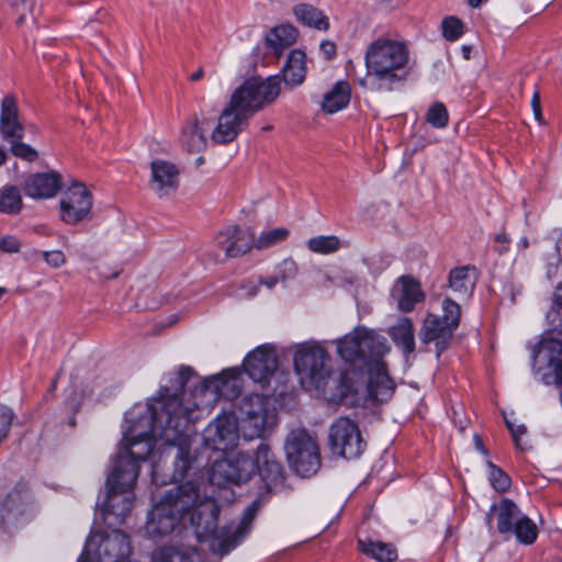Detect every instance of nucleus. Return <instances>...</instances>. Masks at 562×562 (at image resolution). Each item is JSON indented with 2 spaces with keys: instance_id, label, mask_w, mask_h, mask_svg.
Here are the masks:
<instances>
[{
  "instance_id": "nucleus-1",
  "label": "nucleus",
  "mask_w": 562,
  "mask_h": 562,
  "mask_svg": "<svg viewBox=\"0 0 562 562\" xmlns=\"http://www.w3.org/2000/svg\"><path fill=\"white\" fill-rule=\"evenodd\" d=\"M192 375L190 367H181L178 372L181 386L179 393L168 394V390H164L160 398L154 403L136 404L125 415V422L131 426L130 414L138 406L146 407L137 420L147 416L150 418L147 425L143 420L139 424L144 425V436L166 446L162 453L172 457V481L183 479L193 468L194 460L190 452L192 424L209 414L220 397L231 398L241 390L240 374L236 369L224 370L204 379L199 386L188 392L184 385Z\"/></svg>"
},
{
  "instance_id": "nucleus-2",
  "label": "nucleus",
  "mask_w": 562,
  "mask_h": 562,
  "mask_svg": "<svg viewBox=\"0 0 562 562\" xmlns=\"http://www.w3.org/2000/svg\"><path fill=\"white\" fill-rule=\"evenodd\" d=\"M259 503H251L238 522L217 527L220 507L215 499L201 493L196 482L188 481L169 488L148 514L144 536L156 540L189 524L196 538L216 555H226L250 533Z\"/></svg>"
},
{
  "instance_id": "nucleus-3",
  "label": "nucleus",
  "mask_w": 562,
  "mask_h": 562,
  "mask_svg": "<svg viewBox=\"0 0 562 562\" xmlns=\"http://www.w3.org/2000/svg\"><path fill=\"white\" fill-rule=\"evenodd\" d=\"M146 412L145 406L136 407L130 414L131 426L123 434V439L113 462V468L106 479V496L102 506V515L106 525L116 526L125 521L134 506V487L139 474V462L146 461L149 457L155 458L156 452L161 457L169 458L162 453L166 446L156 443L150 437L144 436L143 426L137 420ZM150 418L147 416L143 422L147 425Z\"/></svg>"
},
{
  "instance_id": "nucleus-4",
  "label": "nucleus",
  "mask_w": 562,
  "mask_h": 562,
  "mask_svg": "<svg viewBox=\"0 0 562 562\" xmlns=\"http://www.w3.org/2000/svg\"><path fill=\"white\" fill-rule=\"evenodd\" d=\"M293 363L300 383L307 391L330 403L341 402L358 392L348 371H335L331 357L318 341H305L294 347Z\"/></svg>"
},
{
  "instance_id": "nucleus-5",
  "label": "nucleus",
  "mask_w": 562,
  "mask_h": 562,
  "mask_svg": "<svg viewBox=\"0 0 562 562\" xmlns=\"http://www.w3.org/2000/svg\"><path fill=\"white\" fill-rule=\"evenodd\" d=\"M268 400L259 394L243 397L238 412L223 413L209 424L205 440L216 450H226L236 445L239 436L251 440L263 435L274 423V415L267 407Z\"/></svg>"
},
{
  "instance_id": "nucleus-6",
  "label": "nucleus",
  "mask_w": 562,
  "mask_h": 562,
  "mask_svg": "<svg viewBox=\"0 0 562 562\" xmlns=\"http://www.w3.org/2000/svg\"><path fill=\"white\" fill-rule=\"evenodd\" d=\"M366 75L358 79L371 92H392L404 85L409 74V50L405 43L379 37L364 52Z\"/></svg>"
},
{
  "instance_id": "nucleus-7",
  "label": "nucleus",
  "mask_w": 562,
  "mask_h": 562,
  "mask_svg": "<svg viewBox=\"0 0 562 562\" xmlns=\"http://www.w3.org/2000/svg\"><path fill=\"white\" fill-rule=\"evenodd\" d=\"M258 473L268 487L282 479V465L267 443L261 442L255 456L241 451L227 453L216 460L210 470V481L215 485L241 484Z\"/></svg>"
},
{
  "instance_id": "nucleus-8",
  "label": "nucleus",
  "mask_w": 562,
  "mask_h": 562,
  "mask_svg": "<svg viewBox=\"0 0 562 562\" xmlns=\"http://www.w3.org/2000/svg\"><path fill=\"white\" fill-rule=\"evenodd\" d=\"M337 355L355 373H363L364 369L387 351L386 339L364 326H358L344 337L335 340Z\"/></svg>"
},
{
  "instance_id": "nucleus-9",
  "label": "nucleus",
  "mask_w": 562,
  "mask_h": 562,
  "mask_svg": "<svg viewBox=\"0 0 562 562\" xmlns=\"http://www.w3.org/2000/svg\"><path fill=\"white\" fill-rule=\"evenodd\" d=\"M461 308L450 299L442 302V316L428 314L424 319L419 338L423 344L435 342L437 357L446 350L453 331L459 326Z\"/></svg>"
},
{
  "instance_id": "nucleus-10",
  "label": "nucleus",
  "mask_w": 562,
  "mask_h": 562,
  "mask_svg": "<svg viewBox=\"0 0 562 562\" xmlns=\"http://www.w3.org/2000/svg\"><path fill=\"white\" fill-rule=\"evenodd\" d=\"M284 449L290 467L300 476L308 477L319 470V449L316 441L306 430H292L288 435Z\"/></svg>"
},
{
  "instance_id": "nucleus-11",
  "label": "nucleus",
  "mask_w": 562,
  "mask_h": 562,
  "mask_svg": "<svg viewBox=\"0 0 562 562\" xmlns=\"http://www.w3.org/2000/svg\"><path fill=\"white\" fill-rule=\"evenodd\" d=\"M248 117L229 104L223 111L218 119L216 127L212 128V124L209 120H198L196 117L192 121L191 125L183 130V135L188 138H198L199 140H205V132L212 130L213 140H234L239 132L246 126Z\"/></svg>"
},
{
  "instance_id": "nucleus-12",
  "label": "nucleus",
  "mask_w": 562,
  "mask_h": 562,
  "mask_svg": "<svg viewBox=\"0 0 562 562\" xmlns=\"http://www.w3.org/2000/svg\"><path fill=\"white\" fill-rule=\"evenodd\" d=\"M329 445L333 453L345 459L360 457L366 448L357 424L347 417H340L331 424Z\"/></svg>"
},
{
  "instance_id": "nucleus-13",
  "label": "nucleus",
  "mask_w": 562,
  "mask_h": 562,
  "mask_svg": "<svg viewBox=\"0 0 562 562\" xmlns=\"http://www.w3.org/2000/svg\"><path fill=\"white\" fill-rule=\"evenodd\" d=\"M93 199L87 187L79 181H71L63 192L59 206L63 222L75 225L88 220L91 214Z\"/></svg>"
},
{
  "instance_id": "nucleus-14",
  "label": "nucleus",
  "mask_w": 562,
  "mask_h": 562,
  "mask_svg": "<svg viewBox=\"0 0 562 562\" xmlns=\"http://www.w3.org/2000/svg\"><path fill=\"white\" fill-rule=\"evenodd\" d=\"M150 190L159 198L175 194L180 186L179 167L165 159H154L150 162Z\"/></svg>"
},
{
  "instance_id": "nucleus-15",
  "label": "nucleus",
  "mask_w": 562,
  "mask_h": 562,
  "mask_svg": "<svg viewBox=\"0 0 562 562\" xmlns=\"http://www.w3.org/2000/svg\"><path fill=\"white\" fill-rule=\"evenodd\" d=\"M244 369L256 383H267L278 369L276 350L267 345L259 346L247 355Z\"/></svg>"
},
{
  "instance_id": "nucleus-16",
  "label": "nucleus",
  "mask_w": 562,
  "mask_h": 562,
  "mask_svg": "<svg viewBox=\"0 0 562 562\" xmlns=\"http://www.w3.org/2000/svg\"><path fill=\"white\" fill-rule=\"evenodd\" d=\"M215 243L224 250L226 257L236 258L252 248L254 232L249 227L231 225L216 235Z\"/></svg>"
},
{
  "instance_id": "nucleus-17",
  "label": "nucleus",
  "mask_w": 562,
  "mask_h": 562,
  "mask_svg": "<svg viewBox=\"0 0 562 562\" xmlns=\"http://www.w3.org/2000/svg\"><path fill=\"white\" fill-rule=\"evenodd\" d=\"M368 374L367 391L369 397L376 402H386L394 392L393 381L390 379L382 358L376 359L364 369Z\"/></svg>"
},
{
  "instance_id": "nucleus-18",
  "label": "nucleus",
  "mask_w": 562,
  "mask_h": 562,
  "mask_svg": "<svg viewBox=\"0 0 562 562\" xmlns=\"http://www.w3.org/2000/svg\"><path fill=\"white\" fill-rule=\"evenodd\" d=\"M0 133L4 138L15 140L24 136V127L19 120V108L13 95H5L1 101Z\"/></svg>"
},
{
  "instance_id": "nucleus-19",
  "label": "nucleus",
  "mask_w": 562,
  "mask_h": 562,
  "mask_svg": "<svg viewBox=\"0 0 562 562\" xmlns=\"http://www.w3.org/2000/svg\"><path fill=\"white\" fill-rule=\"evenodd\" d=\"M60 186V175L57 172L34 173L25 180L24 190L33 199H49L58 192Z\"/></svg>"
},
{
  "instance_id": "nucleus-20",
  "label": "nucleus",
  "mask_w": 562,
  "mask_h": 562,
  "mask_svg": "<svg viewBox=\"0 0 562 562\" xmlns=\"http://www.w3.org/2000/svg\"><path fill=\"white\" fill-rule=\"evenodd\" d=\"M543 364L552 369L555 380V366H562V345L558 340H541L533 349L532 367L541 370Z\"/></svg>"
},
{
  "instance_id": "nucleus-21",
  "label": "nucleus",
  "mask_w": 562,
  "mask_h": 562,
  "mask_svg": "<svg viewBox=\"0 0 562 562\" xmlns=\"http://www.w3.org/2000/svg\"><path fill=\"white\" fill-rule=\"evenodd\" d=\"M299 37V31L289 23H283L272 27L265 36V44L277 57L289 47H291Z\"/></svg>"
},
{
  "instance_id": "nucleus-22",
  "label": "nucleus",
  "mask_w": 562,
  "mask_h": 562,
  "mask_svg": "<svg viewBox=\"0 0 562 562\" xmlns=\"http://www.w3.org/2000/svg\"><path fill=\"white\" fill-rule=\"evenodd\" d=\"M151 562H202V557L195 547L184 543L168 544L153 552Z\"/></svg>"
},
{
  "instance_id": "nucleus-23",
  "label": "nucleus",
  "mask_w": 562,
  "mask_h": 562,
  "mask_svg": "<svg viewBox=\"0 0 562 562\" xmlns=\"http://www.w3.org/2000/svg\"><path fill=\"white\" fill-rule=\"evenodd\" d=\"M492 515L496 516L498 532L507 535L512 533L516 521L519 520L524 514L512 499L504 498L498 505L491 507L487 515L488 524H491Z\"/></svg>"
},
{
  "instance_id": "nucleus-24",
  "label": "nucleus",
  "mask_w": 562,
  "mask_h": 562,
  "mask_svg": "<svg viewBox=\"0 0 562 562\" xmlns=\"http://www.w3.org/2000/svg\"><path fill=\"white\" fill-rule=\"evenodd\" d=\"M306 54L301 49H292L282 67V80L285 86L294 88L301 86L306 77Z\"/></svg>"
},
{
  "instance_id": "nucleus-25",
  "label": "nucleus",
  "mask_w": 562,
  "mask_h": 562,
  "mask_svg": "<svg viewBox=\"0 0 562 562\" xmlns=\"http://www.w3.org/2000/svg\"><path fill=\"white\" fill-rule=\"evenodd\" d=\"M393 296L402 312H411L423 299L419 283L411 277H402L393 289Z\"/></svg>"
},
{
  "instance_id": "nucleus-26",
  "label": "nucleus",
  "mask_w": 562,
  "mask_h": 562,
  "mask_svg": "<svg viewBox=\"0 0 562 562\" xmlns=\"http://www.w3.org/2000/svg\"><path fill=\"white\" fill-rule=\"evenodd\" d=\"M477 271L475 267L463 266L450 271L449 289L459 297L467 299L472 295Z\"/></svg>"
},
{
  "instance_id": "nucleus-27",
  "label": "nucleus",
  "mask_w": 562,
  "mask_h": 562,
  "mask_svg": "<svg viewBox=\"0 0 562 562\" xmlns=\"http://www.w3.org/2000/svg\"><path fill=\"white\" fill-rule=\"evenodd\" d=\"M29 493L26 486H18L12 490L5 501L0 504V519L3 525L15 524L19 516L23 513Z\"/></svg>"
},
{
  "instance_id": "nucleus-28",
  "label": "nucleus",
  "mask_w": 562,
  "mask_h": 562,
  "mask_svg": "<svg viewBox=\"0 0 562 562\" xmlns=\"http://www.w3.org/2000/svg\"><path fill=\"white\" fill-rule=\"evenodd\" d=\"M256 86L250 78L245 80L232 94L229 105L239 113L249 117L254 113L260 111L258 100L256 98Z\"/></svg>"
},
{
  "instance_id": "nucleus-29",
  "label": "nucleus",
  "mask_w": 562,
  "mask_h": 562,
  "mask_svg": "<svg viewBox=\"0 0 562 562\" xmlns=\"http://www.w3.org/2000/svg\"><path fill=\"white\" fill-rule=\"evenodd\" d=\"M389 335L405 357H408L415 351V328L411 318H398V321L389 329Z\"/></svg>"
},
{
  "instance_id": "nucleus-30",
  "label": "nucleus",
  "mask_w": 562,
  "mask_h": 562,
  "mask_svg": "<svg viewBox=\"0 0 562 562\" xmlns=\"http://www.w3.org/2000/svg\"><path fill=\"white\" fill-rule=\"evenodd\" d=\"M256 86V98L258 100L259 110L272 103L281 91V79L279 76H270L266 79L260 77L250 78Z\"/></svg>"
},
{
  "instance_id": "nucleus-31",
  "label": "nucleus",
  "mask_w": 562,
  "mask_h": 562,
  "mask_svg": "<svg viewBox=\"0 0 562 562\" xmlns=\"http://www.w3.org/2000/svg\"><path fill=\"white\" fill-rule=\"evenodd\" d=\"M350 95L349 83L347 81H338L327 93H325L322 102V110L325 113L334 114L349 104Z\"/></svg>"
},
{
  "instance_id": "nucleus-32",
  "label": "nucleus",
  "mask_w": 562,
  "mask_h": 562,
  "mask_svg": "<svg viewBox=\"0 0 562 562\" xmlns=\"http://www.w3.org/2000/svg\"><path fill=\"white\" fill-rule=\"evenodd\" d=\"M293 13L299 22L303 25L316 29L318 31H327L329 29L328 18L317 8L301 3L294 7Z\"/></svg>"
},
{
  "instance_id": "nucleus-33",
  "label": "nucleus",
  "mask_w": 562,
  "mask_h": 562,
  "mask_svg": "<svg viewBox=\"0 0 562 562\" xmlns=\"http://www.w3.org/2000/svg\"><path fill=\"white\" fill-rule=\"evenodd\" d=\"M360 550L379 562H392L396 559V550L392 544L359 540Z\"/></svg>"
},
{
  "instance_id": "nucleus-34",
  "label": "nucleus",
  "mask_w": 562,
  "mask_h": 562,
  "mask_svg": "<svg viewBox=\"0 0 562 562\" xmlns=\"http://www.w3.org/2000/svg\"><path fill=\"white\" fill-rule=\"evenodd\" d=\"M22 196L20 190L14 186H5L0 189V212L4 214H16L22 209Z\"/></svg>"
},
{
  "instance_id": "nucleus-35",
  "label": "nucleus",
  "mask_w": 562,
  "mask_h": 562,
  "mask_svg": "<svg viewBox=\"0 0 562 562\" xmlns=\"http://www.w3.org/2000/svg\"><path fill=\"white\" fill-rule=\"evenodd\" d=\"M341 241L335 235H319L307 240V248L316 254L328 255L340 249Z\"/></svg>"
},
{
  "instance_id": "nucleus-36",
  "label": "nucleus",
  "mask_w": 562,
  "mask_h": 562,
  "mask_svg": "<svg viewBox=\"0 0 562 562\" xmlns=\"http://www.w3.org/2000/svg\"><path fill=\"white\" fill-rule=\"evenodd\" d=\"M289 229L283 227L263 231L257 238L254 236L252 247L258 250L268 249L286 239Z\"/></svg>"
},
{
  "instance_id": "nucleus-37",
  "label": "nucleus",
  "mask_w": 562,
  "mask_h": 562,
  "mask_svg": "<svg viewBox=\"0 0 562 562\" xmlns=\"http://www.w3.org/2000/svg\"><path fill=\"white\" fill-rule=\"evenodd\" d=\"M512 533L516 536L519 542L524 544H531L537 539L538 528L529 517L522 515V517L516 521Z\"/></svg>"
},
{
  "instance_id": "nucleus-38",
  "label": "nucleus",
  "mask_w": 562,
  "mask_h": 562,
  "mask_svg": "<svg viewBox=\"0 0 562 562\" xmlns=\"http://www.w3.org/2000/svg\"><path fill=\"white\" fill-rule=\"evenodd\" d=\"M490 468V482L495 491L506 492L510 487L509 476L492 462H487Z\"/></svg>"
},
{
  "instance_id": "nucleus-39",
  "label": "nucleus",
  "mask_w": 562,
  "mask_h": 562,
  "mask_svg": "<svg viewBox=\"0 0 562 562\" xmlns=\"http://www.w3.org/2000/svg\"><path fill=\"white\" fill-rule=\"evenodd\" d=\"M426 121L435 127H443L448 122V112L442 103L431 105L426 114Z\"/></svg>"
},
{
  "instance_id": "nucleus-40",
  "label": "nucleus",
  "mask_w": 562,
  "mask_h": 562,
  "mask_svg": "<svg viewBox=\"0 0 562 562\" xmlns=\"http://www.w3.org/2000/svg\"><path fill=\"white\" fill-rule=\"evenodd\" d=\"M442 34L448 41H456L463 34V24L462 22L454 18L448 16L442 21Z\"/></svg>"
},
{
  "instance_id": "nucleus-41",
  "label": "nucleus",
  "mask_w": 562,
  "mask_h": 562,
  "mask_svg": "<svg viewBox=\"0 0 562 562\" xmlns=\"http://www.w3.org/2000/svg\"><path fill=\"white\" fill-rule=\"evenodd\" d=\"M297 271L294 260L286 258L277 266L274 276L279 278L280 283L285 284L297 276Z\"/></svg>"
},
{
  "instance_id": "nucleus-42",
  "label": "nucleus",
  "mask_w": 562,
  "mask_h": 562,
  "mask_svg": "<svg viewBox=\"0 0 562 562\" xmlns=\"http://www.w3.org/2000/svg\"><path fill=\"white\" fill-rule=\"evenodd\" d=\"M11 151L15 157L26 161H35L38 158L36 149L31 147L27 143H12Z\"/></svg>"
},
{
  "instance_id": "nucleus-43",
  "label": "nucleus",
  "mask_w": 562,
  "mask_h": 562,
  "mask_svg": "<svg viewBox=\"0 0 562 562\" xmlns=\"http://www.w3.org/2000/svg\"><path fill=\"white\" fill-rule=\"evenodd\" d=\"M505 424L510 431L513 439L515 441V445L518 449H524L520 445V437L524 436L527 431L525 425H515L512 420L507 418V416L504 414Z\"/></svg>"
},
{
  "instance_id": "nucleus-44",
  "label": "nucleus",
  "mask_w": 562,
  "mask_h": 562,
  "mask_svg": "<svg viewBox=\"0 0 562 562\" xmlns=\"http://www.w3.org/2000/svg\"><path fill=\"white\" fill-rule=\"evenodd\" d=\"M43 258L46 263L53 268H59L66 261L65 255L61 250L44 251Z\"/></svg>"
},
{
  "instance_id": "nucleus-45",
  "label": "nucleus",
  "mask_w": 562,
  "mask_h": 562,
  "mask_svg": "<svg viewBox=\"0 0 562 562\" xmlns=\"http://www.w3.org/2000/svg\"><path fill=\"white\" fill-rule=\"evenodd\" d=\"M0 249L5 252H18L20 250V241L14 236H4L0 238Z\"/></svg>"
},
{
  "instance_id": "nucleus-46",
  "label": "nucleus",
  "mask_w": 562,
  "mask_h": 562,
  "mask_svg": "<svg viewBox=\"0 0 562 562\" xmlns=\"http://www.w3.org/2000/svg\"><path fill=\"white\" fill-rule=\"evenodd\" d=\"M319 50L326 59L330 60L336 56L337 47L334 42L326 40L321 43Z\"/></svg>"
},
{
  "instance_id": "nucleus-47",
  "label": "nucleus",
  "mask_w": 562,
  "mask_h": 562,
  "mask_svg": "<svg viewBox=\"0 0 562 562\" xmlns=\"http://www.w3.org/2000/svg\"><path fill=\"white\" fill-rule=\"evenodd\" d=\"M494 240H495L496 244L499 245L497 247V251L499 254H503V252L507 251L508 244H509V237L505 233L496 234Z\"/></svg>"
},
{
  "instance_id": "nucleus-48",
  "label": "nucleus",
  "mask_w": 562,
  "mask_h": 562,
  "mask_svg": "<svg viewBox=\"0 0 562 562\" xmlns=\"http://www.w3.org/2000/svg\"><path fill=\"white\" fill-rule=\"evenodd\" d=\"M531 108L535 114V117L538 122L542 121V113L540 106V95L538 92H535L531 99Z\"/></svg>"
},
{
  "instance_id": "nucleus-49",
  "label": "nucleus",
  "mask_w": 562,
  "mask_h": 562,
  "mask_svg": "<svg viewBox=\"0 0 562 562\" xmlns=\"http://www.w3.org/2000/svg\"><path fill=\"white\" fill-rule=\"evenodd\" d=\"M259 280L256 282V281H247L244 285H243V289L245 290V295L248 296V297H252L255 295H257L258 291H259Z\"/></svg>"
},
{
  "instance_id": "nucleus-50",
  "label": "nucleus",
  "mask_w": 562,
  "mask_h": 562,
  "mask_svg": "<svg viewBox=\"0 0 562 562\" xmlns=\"http://www.w3.org/2000/svg\"><path fill=\"white\" fill-rule=\"evenodd\" d=\"M278 283H280L279 278L274 274L259 279V284L265 285L268 290H272Z\"/></svg>"
},
{
  "instance_id": "nucleus-51",
  "label": "nucleus",
  "mask_w": 562,
  "mask_h": 562,
  "mask_svg": "<svg viewBox=\"0 0 562 562\" xmlns=\"http://www.w3.org/2000/svg\"><path fill=\"white\" fill-rule=\"evenodd\" d=\"M474 443L476 449L483 453L484 456H487V450L484 448L483 441L479 435H474Z\"/></svg>"
},
{
  "instance_id": "nucleus-52",
  "label": "nucleus",
  "mask_w": 562,
  "mask_h": 562,
  "mask_svg": "<svg viewBox=\"0 0 562 562\" xmlns=\"http://www.w3.org/2000/svg\"><path fill=\"white\" fill-rule=\"evenodd\" d=\"M72 398H71V403H70V406L77 411L79 408V405H80V400H81V395L78 394L75 390L72 391Z\"/></svg>"
},
{
  "instance_id": "nucleus-53",
  "label": "nucleus",
  "mask_w": 562,
  "mask_h": 562,
  "mask_svg": "<svg viewBox=\"0 0 562 562\" xmlns=\"http://www.w3.org/2000/svg\"><path fill=\"white\" fill-rule=\"evenodd\" d=\"M204 76L203 68H199L195 72L190 76L191 81H198Z\"/></svg>"
},
{
  "instance_id": "nucleus-54",
  "label": "nucleus",
  "mask_w": 562,
  "mask_h": 562,
  "mask_svg": "<svg viewBox=\"0 0 562 562\" xmlns=\"http://www.w3.org/2000/svg\"><path fill=\"white\" fill-rule=\"evenodd\" d=\"M158 462L154 461L153 469H151V476L154 482H158Z\"/></svg>"
},
{
  "instance_id": "nucleus-55",
  "label": "nucleus",
  "mask_w": 562,
  "mask_h": 562,
  "mask_svg": "<svg viewBox=\"0 0 562 562\" xmlns=\"http://www.w3.org/2000/svg\"><path fill=\"white\" fill-rule=\"evenodd\" d=\"M557 251H558V255L560 258V262L562 263V233H561L560 238L557 241Z\"/></svg>"
},
{
  "instance_id": "nucleus-56",
  "label": "nucleus",
  "mask_w": 562,
  "mask_h": 562,
  "mask_svg": "<svg viewBox=\"0 0 562 562\" xmlns=\"http://www.w3.org/2000/svg\"><path fill=\"white\" fill-rule=\"evenodd\" d=\"M467 1L471 8H479L482 3L486 2L487 0H467Z\"/></svg>"
},
{
  "instance_id": "nucleus-57",
  "label": "nucleus",
  "mask_w": 562,
  "mask_h": 562,
  "mask_svg": "<svg viewBox=\"0 0 562 562\" xmlns=\"http://www.w3.org/2000/svg\"><path fill=\"white\" fill-rule=\"evenodd\" d=\"M529 243H528V239L526 237H522L519 243H518V246L522 249H526L528 247Z\"/></svg>"
},
{
  "instance_id": "nucleus-58",
  "label": "nucleus",
  "mask_w": 562,
  "mask_h": 562,
  "mask_svg": "<svg viewBox=\"0 0 562 562\" xmlns=\"http://www.w3.org/2000/svg\"><path fill=\"white\" fill-rule=\"evenodd\" d=\"M462 52H463V56L469 59L470 58V53H471V47L470 46H463L462 47Z\"/></svg>"
},
{
  "instance_id": "nucleus-59",
  "label": "nucleus",
  "mask_w": 562,
  "mask_h": 562,
  "mask_svg": "<svg viewBox=\"0 0 562 562\" xmlns=\"http://www.w3.org/2000/svg\"><path fill=\"white\" fill-rule=\"evenodd\" d=\"M204 164V158L202 156L198 157L194 161V166L195 168H199L200 166H202Z\"/></svg>"
},
{
  "instance_id": "nucleus-60",
  "label": "nucleus",
  "mask_w": 562,
  "mask_h": 562,
  "mask_svg": "<svg viewBox=\"0 0 562 562\" xmlns=\"http://www.w3.org/2000/svg\"><path fill=\"white\" fill-rule=\"evenodd\" d=\"M192 145H195L196 146V150L198 151H201L204 147H205V144L206 143H202V142H199V143H191Z\"/></svg>"
},
{
  "instance_id": "nucleus-61",
  "label": "nucleus",
  "mask_w": 562,
  "mask_h": 562,
  "mask_svg": "<svg viewBox=\"0 0 562 562\" xmlns=\"http://www.w3.org/2000/svg\"><path fill=\"white\" fill-rule=\"evenodd\" d=\"M7 155L3 149L0 148V166L5 162Z\"/></svg>"
},
{
  "instance_id": "nucleus-62",
  "label": "nucleus",
  "mask_w": 562,
  "mask_h": 562,
  "mask_svg": "<svg viewBox=\"0 0 562 562\" xmlns=\"http://www.w3.org/2000/svg\"><path fill=\"white\" fill-rule=\"evenodd\" d=\"M12 5H18L20 3H23L25 0H9Z\"/></svg>"
},
{
  "instance_id": "nucleus-63",
  "label": "nucleus",
  "mask_w": 562,
  "mask_h": 562,
  "mask_svg": "<svg viewBox=\"0 0 562 562\" xmlns=\"http://www.w3.org/2000/svg\"><path fill=\"white\" fill-rule=\"evenodd\" d=\"M543 381H544V383H546V384H549V383H550V380H549L548 374H544V375H543Z\"/></svg>"
},
{
  "instance_id": "nucleus-64",
  "label": "nucleus",
  "mask_w": 562,
  "mask_h": 562,
  "mask_svg": "<svg viewBox=\"0 0 562 562\" xmlns=\"http://www.w3.org/2000/svg\"><path fill=\"white\" fill-rule=\"evenodd\" d=\"M70 425H71V426H74V425H75V420H74V419H71V420H70Z\"/></svg>"
}]
</instances>
